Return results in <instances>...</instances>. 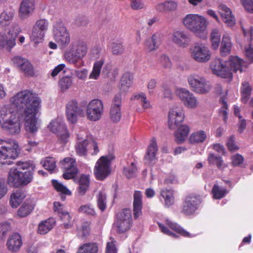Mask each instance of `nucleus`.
I'll list each match as a JSON object with an SVG mask.
<instances>
[{
    "label": "nucleus",
    "mask_w": 253,
    "mask_h": 253,
    "mask_svg": "<svg viewBox=\"0 0 253 253\" xmlns=\"http://www.w3.org/2000/svg\"><path fill=\"white\" fill-rule=\"evenodd\" d=\"M165 222L166 224L172 230L184 237L192 238L195 236V235L190 234L188 232L182 228L176 223L171 222L168 219H167Z\"/></svg>",
    "instance_id": "nucleus-37"
},
{
    "label": "nucleus",
    "mask_w": 253,
    "mask_h": 253,
    "mask_svg": "<svg viewBox=\"0 0 253 253\" xmlns=\"http://www.w3.org/2000/svg\"><path fill=\"white\" fill-rule=\"evenodd\" d=\"M122 105V96L120 93L117 94L114 97L111 107H117L121 108Z\"/></svg>",
    "instance_id": "nucleus-64"
},
{
    "label": "nucleus",
    "mask_w": 253,
    "mask_h": 253,
    "mask_svg": "<svg viewBox=\"0 0 253 253\" xmlns=\"http://www.w3.org/2000/svg\"><path fill=\"white\" fill-rule=\"evenodd\" d=\"M133 77L130 73H126L122 77L120 83V89L121 91H127L132 84Z\"/></svg>",
    "instance_id": "nucleus-35"
},
{
    "label": "nucleus",
    "mask_w": 253,
    "mask_h": 253,
    "mask_svg": "<svg viewBox=\"0 0 253 253\" xmlns=\"http://www.w3.org/2000/svg\"><path fill=\"white\" fill-rule=\"evenodd\" d=\"M60 218L63 221V225L65 228L68 229L72 227L71 217L68 212L64 211L61 213Z\"/></svg>",
    "instance_id": "nucleus-55"
},
{
    "label": "nucleus",
    "mask_w": 253,
    "mask_h": 253,
    "mask_svg": "<svg viewBox=\"0 0 253 253\" xmlns=\"http://www.w3.org/2000/svg\"><path fill=\"white\" fill-rule=\"evenodd\" d=\"M240 1L246 11L253 14V0H240Z\"/></svg>",
    "instance_id": "nucleus-60"
},
{
    "label": "nucleus",
    "mask_w": 253,
    "mask_h": 253,
    "mask_svg": "<svg viewBox=\"0 0 253 253\" xmlns=\"http://www.w3.org/2000/svg\"><path fill=\"white\" fill-rule=\"evenodd\" d=\"M49 23L45 19L38 20L33 27L30 39L35 43L42 42L44 37V34L48 30Z\"/></svg>",
    "instance_id": "nucleus-11"
},
{
    "label": "nucleus",
    "mask_w": 253,
    "mask_h": 253,
    "mask_svg": "<svg viewBox=\"0 0 253 253\" xmlns=\"http://www.w3.org/2000/svg\"><path fill=\"white\" fill-rule=\"evenodd\" d=\"M232 43L231 37L228 34L223 35L220 48L221 54L222 56H226L229 54L231 50Z\"/></svg>",
    "instance_id": "nucleus-30"
},
{
    "label": "nucleus",
    "mask_w": 253,
    "mask_h": 253,
    "mask_svg": "<svg viewBox=\"0 0 253 253\" xmlns=\"http://www.w3.org/2000/svg\"><path fill=\"white\" fill-rule=\"evenodd\" d=\"M90 149L93 150L92 155L97 154L99 151L97 142L92 139H88V150Z\"/></svg>",
    "instance_id": "nucleus-62"
},
{
    "label": "nucleus",
    "mask_w": 253,
    "mask_h": 253,
    "mask_svg": "<svg viewBox=\"0 0 253 253\" xmlns=\"http://www.w3.org/2000/svg\"><path fill=\"white\" fill-rule=\"evenodd\" d=\"M113 158L111 155L102 156L96 162L94 173L97 180H103L110 174L111 162Z\"/></svg>",
    "instance_id": "nucleus-6"
},
{
    "label": "nucleus",
    "mask_w": 253,
    "mask_h": 253,
    "mask_svg": "<svg viewBox=\"0 0 253 253\" xmlns=\"http://www.w3.org/2000/svg\"><path fill=\"white\" fill-rule=\"evenodd\" d=\"M131 224V210L126 209L117 214L114 226L116 231L121 234L128 231L130 228Z\"/></svg>",
    "instance_id": "nucleus-7"
},
{
    "label": "nucleus",
    "mask_w": 253,
    "mask_h": 253,
    "mask_svg": "<svg viewBox=\"0 0 253 253\" xmlns=\"http://www.w3.org/2000/svg\"><path fill=\"white\" fill-rule=\"evenodd\" d=\"M210 38L212 47L214 49H216L219 45L220 41V34L219 30L216 29H213L211 34Z\"/></svg>",
    "instance_id": "nucleus-48"
},
{
    "label": "nucleus",
    "mask_w": 253,
    "mask_h": 253,
    "mask_svg": "<svg viewBox=\"0 0 253 253\" xmlns=\"http://www.w3.org/2000/svg\"><path fill=\"white\" fill-rule=\"evenodd\" d=\"M161 196L164 200L165 206L169 207L174 204L173 193L172 190L162 189L161 191Z\"/></svg>",
    "instance_id": "nucleus-39"
},
{
    "label": "nucleus",
    "mask_w": 253,
    "mask_h": 253,
    "mask_svg": "<svg viewBox=\"0 0 253 253\" xmlns=\"http://www.w3.org/2000/svg\"><path fill=\"white\" fill-rule=\"evenodd\" d=\"M79 211L92 216H94L96 214L94 209L90 205L81 206L79 209Z\"/></svg>",
    "instance_id": "nucleus-57"
},
{
    "label": "nucleus",
    "mask_w": 253,
    "mask_h": 253,
    "mask_svg": "<svg viewBox=\"0 0 253 253\" xmlns=\"http://www.w3.org/2000/svg\"><path fill=\"white\" fill-rule=\"evenodd\" d=\"M22 244L21 236L15 233L11 235L8 239L6 245L9 250L16 252L19 250Z\"/></svg>",
    "instance_id": "nucleus-27"
},
{
    "label": "nucleus",
    "mask_w": 253,
    "mask_h": 253,
    "mask_svg": "<svg viewBox=\"0 0 253 253\" xmlns=\"http://www.w3.org/2000/svg\"><path fill=\"white\" fill-rule=\"evenodd\" d=\"M64 171L63 177L65 179L74 178L78 172L76 160L73 158L67 157L60 163Z\"/></svg>",
    "instance_id": "nucleus-15"
},
{
    "label": "nucleus",
    "mask_w": 253,
    "mask_h": 253,
    "mask_svg": "<svg viewBox=\"0 0 253 253\" xmlns=\"http://www.w3.org/2000/svg\"><path fill=\"white\" fill-rule=\"evenodd\" d=\"M158 150V145L156 139L153 138L148 147L146 154L144 157L145 164L150 165L155 163Z\"/></svg>",
    "instance_id": "nucleus-24"
},
{
    "label": "nucleus",
    "mask_w": 253,
    "mask_h": 253,
    "mask_svg": "<svg viewBox=\"0 0 253 253\" xmlns=\"http://www.w3.org/2000/svg\"><path fill=\"white\" fill-rule=\"evenodd\" d=\"M211 193L213 199H220L227 194V190L225 188L214 184L212 188Z\"/></svg>",
    "instance_id": "nucleus-45"
},
{
    "label": "nucleus",
    "mask_w": 253,
    "mask_h": 253,
    "mask_svg": "<svg viewBox=\"0 0 253 253\" xmlns=\"http://www.w3.org/2000/svg\"><path fill=\"white\" fill-rule=\"evenodd\" d=\"M66 114L68 121L75 124L77 122L78 117L83 115V110L78 107L76 100H71L66 105Z\"/></svg>",
    "instance_id": "nucleus-19"
},
{
    "label": "nucleus",
    "mask_w": 253,
    "mask_h": 253,
    "mask_svg": "<svg viewBox=\"0 0 253 253\" xmlns=\"http://www.w3.org/2000/svg\"><path fill=\"white\" fill-rule=\"evenodd\" d=\"M207 138L206 133L203 130H199L192 133L189 139L192 144L203 143Z\"/></svg>",
    "instance_id": "nucleus-40"
},
{
    "label": "nucleus",
    "mask_w": 253,
    "mask_h": 253,
    "mask_svg": "<svg viewBox=\"0 0 253 253\" xmlns=\"http://www.w3.org/2000/svg\"><path fill=\"white\" fill-rule=\"evenodd\" d=\"M98 251V245L92 242L84 244L80 246L77 253H97Z\"/></svg>",
    "instance_id": "nucleus-38"
},
{
    "label": "nucleus",
    "mask_w": 253,
    "mask_h": 253,
    "mask_svg": "<svg viewBox=\"0 0 253 253\" xmlns=\"http://www.w3.org/2000/svg\"><path fill=\"white\" fill-rule=\"evenodd\" d=\"M134 98L141 103V106L143 109H146L151 107L150 101L147 100L146 94L143 92H140L135 95Z\"/></svg>",
    "instance_id": "nucleus-52"
},
{
    "label": "nucleus",
    "mask_w": 253,
    "mask_h": 253,
    "mask_svg": "<svg viewBox=\"0 0 253 253\" xmlns=\"http://www.w3.org/2000/svg\"><path fill=\"white\" fill-rule=\"evenodd\" d=\"M104 63V60L101 59L94 62L93 64V69L89 76L90 79L97 80L98 79L101 68Z\"/></svg>",
    "instance_id": "nucleus-41"
},
{
    "label": "nucleus",
    "mask_w": 253,
    "mask_h": 253,
    "mask_svg": "<svg viewBox=\"0 0 253 253\" xmlns=\"http://www.w3.org/2000/svg\"><path fill=\"white\" fill-rule=\"evenodd\" d=\"M190 55L192 59L199 63H206L211 57L209 48L202 44H196L191 47Z\"/></svg>",
    "instance_id": "nucleus-12"
},
{
    "label": "nucleus",
    "mask_w": 253,
    "mask_h": 253,
    "mask_svg": "<svg viewBox=\"0 0 253 253\" xmlns=\"http://www.w3.org/2000/svg\"><path fill=\"white\" fill-rule=\"evenodd\" d=\"M48 128L53 133H55L60 141L64 143L67 142L69 133L63 121L61 119H57L51 122Z\"/></svg>",
    "instance_id": "nucleus-13"
},
{
    "label": "nucleus",
    "mask_w": 253,
    "mask_h": 253,
    "mask_svg": "<svg viewBox=\"0 0 253 253\" xmlns=\"http://www.w3.org/2000/svg\"><path fill=\"white\" fill-rule=\"evenodd\" d=\"M87 47L86 43L81 40H76L72 42L69 49L64 53L65 60L70 64H73L76 67L83 65L82 60L86 54Z\"/></svg>",
    "instance_id": "nucleus-4"
},
{
    "label": "nucleus",
    "mask_w": 253,
    "mask_h": 253,
    "mask_svg": "<svg viewBox=\"0 0 253 253\" xmlns=\"http://www.w3.org/2000/svg\"><path fill=\"white\" fill-rule=\"evenodd\" d=\"M76 77L80 80H85L88 75V70L86 68H82L75 70Z\"/></svg>",
    "instance_id": "nucleus-59"
},
{
    "label": "nucleus",
    "mask_w": 253,
    "mask_h": 253,
    "mask_svg": "<svg viewBox=\"0 0 253 253\" xmlns=\"http://www.w3.org/2000/svg\"><path fill=\"white\" fill-rule=\"evenodd\" d=\"M35 8L34 0H22L19 8V15L22 19L27 18L32 14Z\"/></svg>",
    "instance_id": "nucleus-23"
},
{
    "label": "nucleus",
    "mask_w": 253,
    "mask_h": 253,
    "mask_svg": "<svg viewBox=\"0 0 253 253\" xmlns=\"http://www.w3.org/2000/svg\"><path fill=\"white\" fill-rule=\"evenodd\" d=\"M109 117L111 122L114 123L119 122L122 117L121 108L114 106V107H110Z\"/></svg>",
    "instance_id": "nucleus-46"
},
{
    "label": "nucleus",
    "mask_w": 253,
    "mask_h": 253,
    "mask_svg": "<svg viewBox=\"0 0 253 253\" xmlns=\"http://www.w3.org/2000/svg\"><path fill=\"white\" fill-rule=\"evenodd\" d=\"M10 102L20 110L18 112L10 105L0 108V126L11 135L19 134L21 130V118H23L27 131H37L36 116L41 108V100L31 91L24 90L17 93L10 99Z\"/></svg>",
    "instance_id": "nucleus-1"
},
{
    "label": "nucleus",
    "mask_w": 253,
    "mask_h": 253,
    "mask_svg": "<svg viewBox=\"0 0 253 253\" xmlns=\"http://www.w3.org/2000/svg\"><path fill=\"white\" fill-rule=\"evenodd\" d=\"M168 118V125L170 129H173L179 126L184 119V114L182 107L175 106L170 108Z\"/></svg>",
    "instance_id": "nucleus-16"
},
{
    "label": "nucleus",
    "mask_w": 253,
    "mask_h": 253,
    "mask_svg": "<svg viewBox=\"0 0 253 253\" xmlns=\"http://www.w3.org/2000/svg\"><path fill=\"white\" fill-rule=\"evenodd\" d=\"M18 144L14 140L0 139V164L10 165L19 152Z\"/></svg>",
    "instance_id": "nucleus-5"
},
{
    "label": "nucleus",
    "mask_w": 253,
    "mask_h": 253,
    "mask_svg": "<svg viewBox=\"0 0 253 253\" xmlns=\"http://www.w3.org/2000/svg\"><path fill=\"white\" fill-rule=\"evenodd\" d=\"M243 61L237 56H230L229 61L226 63V66H229V69L230 71H233L236 72L238 71L240 73L243 71L242 65Z\"/></svg>",
    "instance_id": "nucleus-33"
},
{
    "label": "nucleus",
    "mask_w": 253,
    "mask_h": 253,
    "mask_svg": "<svg viewBox=\"0 0 253 253\" xmlns=\"http://www.w3.org/2000/svg\"><path fill=\"white\" fill-rule=\"evenodd\" d=\"M142 194L140 191H136L133 194V215L135 218H138L142 213Z\"/></svg>",
    "instance_id": "nucleus-26"
},
{
    "label": "nucleus",
    "mask_w": 253,
    "mask_h": 253,
    "mask_svg": "<svg viewBox=\"0 0 253 253\" xmlns=\"http://www.w3.org/2000/svg\"><path fill=\"white\" fill-rule=\"evenodd\" d=\"M12 61L13 65L26 76H34L35 73L34 67L28 59L17 56L12 59Z\"/></svg>",
    "instance_id": "nucleus-17"
},
{
    "label": "nucleus",
    "mask_w": 253,
    "mask_h": 253,
    "mask_svg": "<svg viewBox=\"0 0 253 253\" xmlns=\"http://www.w3.org/2000/svg\"><path fill=\"white\" fill-rule=\"evenodd\" d=\"M177 95L183 104L190 108H195L198 106V101L194 95L185 88H180L177 91Z\"/></svg>",
    "instance_id": "nucleus-21"
},
{
    "label": "nucleus",
    "mask_w": 253,
    "mask_h": 253,
    "mask_svg": "<svg viewBox=\"0 0 253 253\" xmlns=\"http://www.w3.org/2000/svg\"><path fill=\"white\" fill-rule=\"evenodd\" d=\"M226 145L228 150L231 152L237 151L239 149V147L235 143V138L233 136H231L228 138Z\"/></svg>",
    "instance_id": "nucleus-58"
},
{
    "label": "nucleus",
    "mask_w": 253,
    "mask_h": 253,
    "mask_svg": "<svg viewBox=\"0 0 253 253\" xmlns=\"http://www.w3.org/2000/svg\"><path fill=\"white\" fill-rule=\"evenodd\" d=\"M54 40L61 45H66L70 42V37L66 27L62 22L58 21L53 25Z\"/></svg>",
    "instance_id": "nucleus-10"
},
{
    "label": "nucleus",
    "mask_w": 253,
    "mask_h": 253,
    "mask_svg": "<svg viewBox=\"0 0 253 253\" xmlns=\"http://www.w3.org/2000/svg\"><path fill=\"white\" fill-rule=\"evenodd\" d=\"M137 171V169L135 164L133 162L131 163L130 165L124 167L123 169V173L128 178L134 177Z\"/></svg>",
    "instance_id": "nucleus-47"
},
{
    "label": "nucleus",
    "mask_w": 253,
    "mask_h": 253,
    "mask_svg": "<svg viewBox=\"0 0 253 253\" xmlns=\"http://www.w3.org/2000/svg\"><path fill=\"white\" fill-rule=\"evenodd\" d=\"M76 154L80 156H85L88 150V140L79 141L75 145Z\"/></svg>",
    "instance_id": "nucleus-36"
},
{
    "label": "nucleus",
    "mask_w": 253,
    "mask_h": 253,
    "mask_svg": "<svg viewBox=\"0 0 253 253\" xmlns=\"http://www.w3.org/2000/svg\"><path fill=\"white\" fill-rule=\"evenodd\" d=\"M218 9L223 21L227 26L230 27L235 24V17L229 8L224 4H220Z\"/></svg>",
    "instance_id": "nucleus-25"
},
{
    "label": "nucleus",
    "mask_w": 253,
    "mask_h": 253,
    "mask_svg": "<svg viewBox=\"0 0 253 253\" xmlns=\"http://www.w3.org/2000/svg\"><path fill=\"white\" fill-rule=\"evenodd\" d=\"M171 40L177 46L182 47L188 46L191 41L189 35L181 30L174 31L171 35Z\"/></svg>",
    "instance_id": "nucleus-22"
},
{
    "label": "nucleus",
    "mask_w": 253,
    "mask_h": 253,
    "mask_svg": "<svg viewBox=\"0 0 253 253\" xmlns=\"http://www.w3.org/2000/svg\"><path fill=\"white\" fill-rule=\"evenodd\" d=\"M184 26L200 38L206 37V31L209 21L203 16L198 14H187L182 20Z\"/></svg>",
    "instance_id": "nucleus-3"
},
{
    "label": "nucleus",
    "mask_w": 253,
    "mask_h": 253,
    "mask_svg": "<svg viewBox=\"0 0 253 253\" xmlns=\"http://www.w3.org/2000/svg\"><path fill=\"white\" fill-rule=\"evenodd\" d=\"M25 197L26 194L24 190L22 189L16 190L11 194L9 204L12 208H16Z\"/></svg>",
    "instance_id": "nucleus-28"
},
{
    "label": "nucleus",
    "mask_w": 253,
    "mask_h": 253,
    "mask_svg": "<svg viewBox=\"0 0 253 253\" xmlns=\"http://www.w3.org/2000/svg\"><path fill=\"white\" fill-rule=\"evenodd\" d=\"M52 184L55 190L62 194L71 195V192L62 183L56 180H52Z\"/></svg>",
    "instance_id": "nucleus-51"
},
{
    "label": "nucleus",
    "mask_w": 253,
    "mask_h": 253,
    "mask_svg": "<svg viewBox=\"0 0 253 253\" xmlns=\"http://www.w3.org/2000/svg\"><path fill=\"white\" fill-rule=\"evenodd\" d=\"M161 44V35L158 33L154 34L151 37L147 39L145 41V46L149 51L158 48Z\"/></svg>",
    "instance_id": "nucleus-29"
},
{
    "label": "nucleus",
    "mask_w": 253,
    "mask_h": 253,
    "mask_svg": "<svg viewBox=\"0 0 253 253\" xmlns=\"http://www.w3.org/2000/svg\"><path fill=\"white\" fill-rule=\"evenodd\" d=\"M15 13L14 10L6 8L0 14V26H6L12 20Z\"/></svg>",
    "instance_id": "nucleus-32"
},
{
    "label": "nucleus",
    "mask_w": 253,
    "mask_h": 253,
    "mask_svg": "<svg viewBox=\"0 0 253 253\" xmlns=\"http://www.w3.org/2000/svg\"><path fill=\"white\" fill-rule=\"evenodd\" d=\"M97 205L99 209L101 211H104L106 208V194L100 191L97 195Z\"/></svg>",
    "instance_id": "nucleus-53"
},
{
    "label": "nucleus",
    "mask_w": 253,
    "mask_h": 253,
    "mask_svg": "<svg viewBox=\"0 0 253 253\" xmlns=\"http://www.w3.org/2000/svg\"><path fill=\"white\" fill-rule=\"evenodd\" d=\"M231 160L232 164L234 166H238L243 163L244 159L241 155L236 154L232 156Z\"/></svg>",
    "instance_id": "nucleus-61"
},
{
    "label": "nucleus",
    "mask_w": 253,
    "mask_h": 253,
    "mask_svg": "<svg viewBox=\"0 0 253 253\" xmlns=\"http://www.w3.org/2000/svg\"><path fill=\"white\" fill-rule=\"evenodd\" d=\"M10 224L7 222H4L0 225V243L4 241L7 232L10 230Z\"/></svg>",
    "instance_id": "nucleus-54"
},
{
    "label": "nucleus",
    "mask_w": 253,
    "mask_h": 253,
    "mask_svg": "<svg viewBox=\"0 0 253 253\" xmlns=\"http://www.w3.org/2000/svg\"><path fill=\"white\" fill-rule=\"evenodd\" d=\"M252 88L248 82H244L242 83L241 88V101L244 103H246L250 97L251 94Z\"/></svg>",
    "instance_id": "nucleus-42"
},
{
    "label": "nucleus",
    "mask_w": 253,
    "mask_h": 253,
    "mask_svg": "<svg viewBox=\"0 0 253 253\" xmlns=\"http://www.w3.org/2000/svg\"><path fill=\"white\" fill-rule=\"evenodd\" d=\"M20 29L18 25L14 24L9 29L7 34L0 32V46H7L9 50L15 45V39Z\"/></svg>",
    "instance_id": "nucleus-14"
},
{
    "label": "nucleus",
    "mask_w": 253,
    "mask_h": 253,
    "mask_svg": "<svg viewBox=\"0 0 253 253\" xmlns=\"http://www.w3.org/2000/svg\"><path fill=\"white\" fill-rule=\"evenodd\" d=\"M177 6V3L176 1L170 0L158 4L156 8L161 11L166 10L172 11L175 10Z\"/></svg>",
    "instance_id": "nucleus-44"
},
{
    "label": "nucleus",
    "mask_w": 253,
    "mask_h": 253,
    "mask_svg": "<svg viewBox=\"0 0 253 253\" xmlns=\"http://www.w3.org/2000/svg\"><path fill=\"white\" fill-rule=\"evenodd\" d=\"M188 82L193 90L198 93H208L211 88L210 82L203 77L199 75L190 76L188 77Z\"/></svg>",
    "instance_id": "nucleus-8"
},
{
    "label": "nucleus",
    "mask_w": 253,
    "mask_h": 253,
    "mask_svg": "<svg viewBox=\"0 0 253 253\" xmlns=\"http://www.w3.org/2000/svg\"><path fill=\"white\" fill-rule=\"evenodd\" d=\"M55 221L53 218H48L41 221L38 225V233L44 235L50 231L54 226Z\"/></svg>",
    "instance_id": "nucleus-31"
},
{
    "label": "nucleus",
    "mask_w": 253,
    "mask_h": 253,
    "mask_svg": "<svg viewBox=\"0 0 253 253\" xmlns=\"http://www.w3.org/2000/svg\"><path fill=\"white\" fill-rule=\"evenodd\" d=\"M189 128L186 125L180 126L174 133L175 141L177 143H182L187 137Z\"/></svg>",
    "instance_id": "nucleus-34"
},
{
    "label": "nucleus",
    "mask_w": 253,
    "mask_h": 253,
    "mask_svg": "<svg viewBox=\"0 0 253 253\" xmlns=\"http://www.w3.org/2000/svg\"><path fill=\"white\" fill-rule=\"evenodd\" d=\"M16 168L10 169L7 183L12 187L27 185L33 178L35 165L31 161L18 162Z\"/></svg>",
    "instance_id": "nucleus-2"
},
{
    "label": "nucleus",
    "mask_w": 253,
    "mask_h": 253,
    "mask_svg": "<svg viewBox=\"0 0 253 253\" xmlns=\"http://www.w3.org/2000/svg\"><path fill=\"white\" fill-rule=\"evenodd\" d=\"M42 166L47 170L52 172L56 167V161L52 157H48L41 162Z\"/></svg>",
    "instance_id": "nucleus-50"
},
{
    "label": "nucleus",
    "mask_w": 253,
    "mask_h": 253,
    "mask_svg": "<svg viewBox=\"0 0 253 253\" xmlns=\"http://www.w3.org/2000/svg\"><path fill=\"white\" fill-rule=\"evenodd\" d=\"M202 202L199 195L190 194L187 196L183 205L182 212L186 215H191L195 212Z\"/></svg>",
    "instance_id": "nucleus-18"
},
{
    "label": "nucleus",
    "mask_w": 253,
    "mask_h": 253,
    "mask_svg": "<svg viewBox=\"0 0 253 253\" xmlns=\"http://www.w3.org/2000/svg\"><path fill=\"white\" fill-rule=\"evenodd\" d=\"M103 112V103L101 100L98 99L91 100L86 106V117L90 121H98L101 119Z\"/></svg>",
    "instance_id": "nucleus-9"
},
{
    "label": "nucleus",
    "mask_w": 253,
    "mask_h": 253,
    "mask_svg": "<svg viewBox=\"0 0 253 253\" xmlns=\"http://www.w3.org/2000/svg\"><path fill=\"white\" fill-rule=\"evenodd\" d=\"M73 84V80L69 76L62 78L58 82V86L61 92H64L69 89Z\"/></svg>",
    "instance_id": "nucleus-43"
},
{
    "label": "nucleus",
    "mask_w": 253,
    "mask_h": 253,
    "mask_svg": "<svg viewBox=\"0 0 253 253\" xmlns=\"http://www.w3.org/2000/svg\"><path fill=\"white\" fill-rule=\"evenodd\" d=\"M34 209V206L29 203H25L18 211V214L21 217H25Z\"/></svg>",
    "instance_id": "nucleus-49"
},
{
    "label": "nucleus",
    "mask_w": 253,
    "mask_h": 253,
    "mask_svg": "<svg viewBox=\"0 0 253 253\" xmlns=\"http://www.w3.org/2000/svg\"><path fill=\"white\" fill-rule=\"evenodd\" d=\"M245 53L247 59L251 63L253 62V48L250 43L245 47Z\"/></svg>",
    "instance_id": "nucleus-63"
},
{
    "label": "nucleus",
    "mask_w": 253,
    "mask_h": 253,
    "mask_svg": "<svg viewBox=\"0 0 253 253\" xmlns=\"http://www.w3.org/2000/svg\"><path fill=\"white\" fill-rule=\"evenodd\" d=\"M212 72L218 76L223 78L231 79L232 78V74L226 65H224L219 59L214 60L211 64L210 66Z\"/></svg>",
    "instance_id": "nucleus-20"
},
{
    "label": "nucleus",
    "mask_w": 253,
    "mask_h": 253,
    "mask_svg": "<svg viewBox=\"0 0 253 253\" xmlns=\"http://www.w3.org/2000/svg\"><path fill=\"white\" fill-rule=\"evenodd\" d=\"M112 52L114 55H120L125 51V47L122 42H113L111 45Z\"/></svg>",
    "instance_id": "nucleus-56"
}]
</instances>
